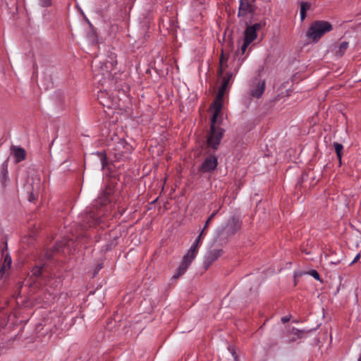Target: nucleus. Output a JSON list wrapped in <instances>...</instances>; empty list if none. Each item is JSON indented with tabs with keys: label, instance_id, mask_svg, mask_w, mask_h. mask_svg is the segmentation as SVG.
Wrapping results in <instances>:
<instances>
[{
	"label": "nucleus",
	"instance_id": "obj_21",
	"mask_svg": "<svg viewBox=\"0 0 361 361\" xmlns=\"http://www.w3.org/2000/svg\"><path fill=\"white\" fill-rule=\"evenodd\" d=\"M38 3L42 7H49L52 5V0H38Z\"/></svg>",
	"mask_w": 361,
	"mask_h": 361
},
{
	"label": "nucleus",
	"instance_id": "obj_16",
	"mask_svg": "<svg viewBox=\"0 0 361 361\" xmlns=\"http://www.w3.org/2000/svg\"><path fill=\"white\" fill-rule=\"evenodd\" d=\"M348 48V42H342L336 47L335 54L337 56L341 57Z\"/></svg>",
	"mask_w": 361,
	"mask_h": 361
},
{
	"label": "nucleus",
	"instance_id": "obj_34",
	"mask_svg": "<svg viewBox=\"0 0 361 361\" xmlns=\"http://www.w3.org/2000/svg\"><path fill=\"white\" fill-rule=\"evenodd\" d=\"M102 267L101 265H99V266L98 267V270H99L100 269H102Z\"/></svg>",
	"mask_w": 361,
	"mask_h": 361
},
{
	"label": "nucleus",
	"instance_id": "obj_9",
	"mask_svg": "<svg viewBox=\"0 0 361 361\" xmlns=\"http://www.w3.org/2000/svg\"><path fill=\"white\" fill-rule=\"evenodd\" d=\"M97 99L99 103L108 108H111L114 104V100L116 98L112 95L109 91L107 90H99L97 94Z\"/></svg>",
	"mask_w": 361,
	"mask_h": 361
},
{
	"label": "nucleus",
	"instance_id": "obj_23",
	"mask_svg": "<svg viewBox=\"0 0 361 361\" xmlns=\"http://www.w3.org/2000/svg\"><path fill=\"white\" fill-rule=\"evenodd\" d=\"M250 44V42H248L247 41L245 40L244 39V42H243V44L240 48V51H241V54H244L247 47L249 46V44Z\"/></svg>",
	"mask_w": 361,
	"mask_h": 361
},
{
	"label": "nucleus",
	"instance_id": "obj_15",
	"mask_svg": "<svg viewBox=\"0 0 361 361\" xmlns=\"http://www.w3.org/2000/svg\"><path fill=\"white\" fill-rule=\"evenodd\" d=\"M311 4L307 1H302L300 4V15L302 21L305 20L307 16V11L310 8Z\"/></svg>",
	"mask_w": 361,
	"mask_h": 361
},
{
	"label": "nucleus",
	"instance_id": "obj_10",
	"mask_svg": "<svg viewBox=\"0 0 361 361\" xmlns=\"http://www.w3.org/2000/svg\"><path fill=\"white\" fill-rule=\"evenodd\" d=\"M265 90L264 81L255 79L250 89V96L252 97L259 98L264 93Z\"/></svg>",
	"mask_w": 361,
	"mask_h": 361
},
{
	"label": "nucleus",
	"instance_id": "obj_20",
	"mask_svg": "<svg viewBox=\"0 0 361 361\" xmlns=\"http://www.w3.org/2000/svg\"><path fill=\"white\" fill-rule=\"evenodd\" d=\"M305 331L303 330H299V329H296L294 328L293 329L292 334H293V336H295L296 337H293L290 341H293L297 338H301L303 336V334H305Z\"/></svg>",
	"mask_w": 361,
	"mask_h": 361
},
{
	"label": "nucleus",
	"instance_id": "obj_33",
	"mask_svg": "<svg viewBox=\"0 0 361 361\" xmlns=\"http://www.w3.org/2000/svg\"><path fill=\"white\" fill-rule=\"evenodd\" d=\"M357 361H361V354L360 355V356H359V358H358Z\"/></svg>",
	"mask_w": 361,
	"mask_h": 361
},
{
	"label": "nucleus",
	"instance_id": "obj_17",
	"mask_svg": "<svg viewBox=\"0 0 361 361\" xmlns=\"http://www.w3.org/2000/svg\"><path fill=\"white\" fill-rule=\"evenodd\" d=\"M11 257L9 255H6L4 256V260L3 264L0 267V274H3L6 270L10 269L11 265Z\"/></svg>",
	"mask_w": 361,
	"mask_h": 361
},
{
	"label": "nucleus",
	"instance_id": "obj_19",
	"mask_svg": "<svg viewBox=\"0 0 361 361\" xmlns=\"http://www.w3.org/2000/svg\"><path fill=\"white\" fill-rule=\"evenodd\" d=\"M232 77H233L232 73H226V75L225 76L222 77V81H221V86L225 87L227 88Z\"/></svg>",
	"mask_w": 361,
	"mask_h": 361
},
{
	"label": "nucleus",
	"instance_id": "obj_32",
	"mask_svg": "<svg viewBox=\"0 0 361 361\" xmlns=\"http://www.w3.org/2000/svg\"><path fill=\"white\" fill-rule=\"evenodd\" d=\"M233 361H239L238 357H235V359H233Z\"/></svg>",
	"mask_w": 361,
	"mask_h": 361
},
{
	"label": "nucleus",
	"instance_id": "obj_12",
	"mask_svg": "<svg viewBox=\"0 0 361 361\" xmlns=\"http://www.w3.org/2000/svg\"><path fill=\"white\" fill-rule=\"evenodd\" d=\"M254 6L249 0H240V6L238 8V16H245L254 11Z\"/></svg>",
	"mask_w": 361,
	"mask_h": 361
},
{
	"label": "nucleus",
	"instance_id": "obj_22",
	"mask_svg": "<svg viewBox=\"0 0 361 361\" xmlns=\"http://www.w3.org/2000/svg\"><path fill=\"white\" fill-rule=\"evenodd\" d=\"M307 274H310V276H312L316 280L321 281L320 276H319V273L317 272V271L312 269V270L310 271L309 272H307Z\"/></svg>",
	"mask_w": 361,
	"mask_h": 361
},
{
	"label": "nucleus",
	"instance_id": "obj_24",
	"mask_svg": "<svg viewBox=\"0 0 361 361\" xmlns=\"http://www.w3.org/2000/svg\"><path fill=\"white\" fill-rule=\"evenodd\" d=\"M228 349L231 352L233 359H235V357H238V355L236 354V353H235V350H234V348L233 347L229 346L228 348Z\"/></svg>",
	"mask_w": 361,
	"mask_h": 361
},
{
	"label": "nucleus",
	"instance_id": "obj_29",
	"mask_svg": "<svg viewBox=\"0 0 361 361\" xmlns=\"http://www.w3.org/2000/svg\"><path fill=\"white\" fill-rule=\"evenodd\" d=\"M302 274H303V273L295 274V275H294L295 285H296V283H297V282H296L297 277L301 276Z\"/></svg>",
	"mask_w": 361,
	"mask_h": 361
},
{
	"label": "nucleus",
	"instance_id": "obj_13",
	"mask_svg": "<svg viewBox=\"0 0 361 361\" xmlns=\"http://www.w3.org/2000/svg\"><path fill=\"white\" fill-rule=\"evenodd\" d=\"M12 150L16 162H20L25 159L26 152L24 149L13 146Z\"/></svg>",
	"mask_w": 361,
	"mask_h": 361
},
{
	"label": "nucleus",
	"instance_id": "obj_14",
	"mask_svg": "<svg viewBox=\"0 0 361 361\" xmlns=\"http://www.w3.org/2000/svg\"><path fill=\"white\" fill-rule=\"evenodd\" d=\"M228 59V57L227 56H226L224 54V51H222L221 55L220 57V61H219V67L218 69V75L219 77L222 76L224 70L227 66Z\"/></svg>",
	"mask_w": 361,
	"mask_h": 361
},
{
	"label": "nucleus",
	"instance_id": "obj_7",
	"mask_svg": "<svg viewBox=\"0 0 361 361\" xmlns=\"http://www.w3.org/2000/svg\"><path fill=\"white\" fill-rule=\"evenodd\" d=\"M224 253L222 249L214 248L208 250L204 257V267L207 269L210 265L216 261Z\"/></svg>",
	"mask_w": 361,
	"mask_h": 361
},
{
	"label": "nucleus",
	"instance_id": "obj_2",
	"mask_svg": "<svg viewBox=\"0 0 361 361\" xmlns=\"http://www.w3.org/2000/svg\"><path fill=\"white\" fill-rule=\"evenodd\" d=\"M208 227H203L200 233L199 234L197 238L195 239V242L193 243V244L192 245V246L188 251L187 254L184 255V257L183 258V262H181L180 265L177 269L176 273L173 275V278L178 279L186 271L188 267L190 265L192 260L195 259V257L196 256L198 246H199L200 243L202 240V238L204 235V231Z\"/></svg>",
	"mask_w": 361,
	"mask_h": 361
},
{
	"label": "nucleus",
	"instance_id": "obj_3",
	"mask_svg": "<svg viewBox=\"0 0 361 361\" xmlns=\"http://www.w3.org/2000/svg\"><path fill=\"white\" fill-rule=\"evenodd\" d=\"M64 247L65 243L63 242H56L53 247L47 250L42 259V264L33 268L32 271L33 275L39 276L42 274L46 271L47 263L63 252Z\"/></svg>",
	"mask_w": 361,
	"mask_h": 361
},
{
	"label": "nucleus",
	"instance_id": "obj_30",
	"mask_svg": "<svg viewBox=\"0 0 361 361\" xmlns=\"http://www.w3.org/2000/svg\"><path fill=\"white\" fill-rule=\"evenodd\" d=\"M105 162H106V157H104V158L102 159V164L103 167H104V165H105Z\"/></svg>",
	"mask_w": 361,
	"mask_h": 361
},
{
	"label": "nucleus",
	"instance_id": "obj_27",
	"mask_svg": "<svg viewBox=\"0 0 361 361\" xmlns=\"http://www.w3.org/2000/svg\"><path fill=\"white\" fill-rule=\"evenodd\" d=\"M360 258V254L358 253L354 258V259L351 262L350 264H353L355 262H357Z\"/></svg>",
	"mask_w": 361,
	"mask_h": 361
},
{
	"label": "nucleus",
	"instance_id": "obj_28",
	"mask_svg": "<svg viewBox=\"0 0 361 361\" xmlns=\"http://www.w3.org/2000/svg\"><path fill=\"white\" fill-rule=\"evenodd\" d=\"M281 320L283 323H286L290 320V317H288V316L283 317Z\"/></svg>",
	"mask_w": 361,
	"mask_h": 361
},
{
	"label": "nucleus",
	"instance_id": "obj_11",
	"mask_svg": "<svg viewBox=\"0 0 361 361\" xmlns=\"http://www.w3.org/2000/svg\"><path fill=\"white\" fill-rule=\"evenodd\" d=\"M217 159L214 156H209L201 165L200 170L203 173L210 172L216 169Z\"/></svg>",
	"mask_w": 361,
	"mask_h": 361
},
{
	"label": "nucleus",
	"instance_id": "obj_1",
	"mask_svg": "<svg viewBox=\"0 0 361 361\" xmlns=\"http://www.w3.org/2000/svg\"><path fill=\"white\" fill-rule=\"evenodd\" d=\"M112 190L106 188L86 208L84 223L96 226L103 223L102 219L114 208L111 198Z\"/></svg>",
	"mask_w": 361,
	"mask_h": 361
},
{
	"label": "nucleus",
	"instance_id": "obj_18",
	"mask_svg": "<svg viewBox=\"0 0 361 361\" xmlns=\"http://www.w3.org/2000/svg\"><path fill=\"white\" fill-rule=\"evenodd\" d=\"M334 147L336 156L338 157V161H339V164L341 165V164L342 155H343V146L341 144H340V143L334 142Z\"/></svg>",
	"mask_w": 361,
	"mask_h": 361
},
{
	"label": "nucleus",
	"instance_id": "obj_8",
	"mask_svg": "<svg viewBox=\"0 0 361 361\" xmlns=\"http://www.w3.org/2000/svg\"><path fill=\"white\" fill-rule=\"evenodd\" d=\"M264 25V22H259L252 25L247 26L244 32V39L247 41L248 42H252L257 37V32Z\"/></svg>",
	"mask_w": 361,
	"mask_h": 361
},
{
	"label": "nucleus",
	"instance_id": "obj_31",
	"mask_svg": "<svg viewBox=\"0 0 361 361\" xmlns=\"http://www.w3.org/2000/svg\"><path fill=\"white\" fill-rule=\"evenodd\" d=\"M212 217V216H211V217H210V218H209V219L206 221V222H205V225H204V226H207V225L209 224V221H210V219H211Z\"/></svg>",
	"mask_w": 361,
	"mask_h": 361
},
{
	"label": "nucleus",
	"instance_id": "obj_6",
	"mask_svg": "<svg viewBox=\"0 0 361 361\" xmlns=\"http://www.w3.org/2000/svg\"><path fill=\"white\" fill-rule=\"evenodd\" d=\"M226 89L227 88L225 87L220 86L216 98L213 102L212 108L214 110V119L218 118L219 114L221 111V109L223 107L224 97Z\"/></svg>",
	"mask_w": 361,
	"mask_h": 361
},
{
	"label": "nucleus",
	"instance_id": "obj_25",
	"mask_svg": "<svg viewBox=\"0 0 361 361\" xmlns=\"http://www.w3.org/2000/svg\"><path fill=\"white\" fill-rule=\"evenodd\" d=\"M37 197V195H35L33 192H31L29 197V201L32 202L36 200Z\"/></svg>",
	"mask_w": 361,
	"mask_h": 361
},
{
	"label": "nucleus",
	"instance_id": "obj_5",
	"mask_svg": "<svg viewBox=\"0 0 361 361\" xmlns=\"http://www.w3.org/2000/svg\"><path fill=\"white\" fill-rule=\"evenodd\" d=\"M217 118L214 119V114L211 118L210 130L207 137V145L213 149H216L220 144L224 133V129L216 125Z\"/></svg>",
	"mask_w": 361,
	"mask_h": 361
},
{
	"label": "nucleus",
	"instance_id": "obj_4",
	"mask_svg": "<svg viewBox=\"0 0 361 361\" xmlns=\"http://www.w3.org/2000/svg\"><path fill=\"white\" fill-rule=\"evenodd\" d=\"M331 30L332 25L329 22L323 20L314 21L311 24L307 32V37L316 42L322 35Z\"/></svg>",
	"mask_w": 361,
	"mask_h": 361
},
{
	"label": "nucleus",
	"instance_id": "obj_26",
	"mask_svg": "<svg viewBox=\"0 0 361 361\" xmlns=\"http://www.w3.org/2000/svg\"><path fill=\"white\" fill-rule=\"evenodd\" d=\"M245 58H243L242 60H240V59H238V67L236 68H235L234 71L235 73L238 72V68H240V66H241L243 61H244Z\"/></svg>",
	"mask_w": 361,
	"mask_h": 361
}]
</instances>
